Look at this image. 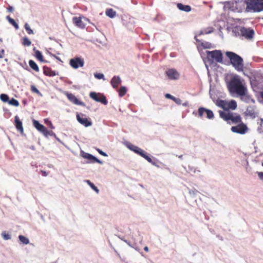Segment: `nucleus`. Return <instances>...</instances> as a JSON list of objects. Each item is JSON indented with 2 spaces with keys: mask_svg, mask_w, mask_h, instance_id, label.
Masks as SVG:
<instances>
[{
  "mask_svg": "<svg viewBox=\"0 0 263 263\" xmlns=\"http://www.w3.org/2000/svg\"><path fill=\"white\" fill-rule=\"evenodd\" d=\"M226 55L230 60V63L237 71L240 72L243 70V61L240 56L232 51H227Z\"/></svg>",
  "mask_w": 263,
  "mask_h": 263,
  "instance_id": "nucleus-3",
  "label": "nucleus"
},
{
  "mask_svg": "<svg viewBox=\"0 0 263 263\" xmlns=\"http://www.w3.org/2000/svg\"><path fill=\"white\" fill-rule=\"evenodd\" d=\"M165 97L166 98L170 99L173 101H176L177 100V99L176 98H175L174 96H172L171 95H170L169 93H166L165 95Z\"/></svg>",
  "mask_w": 263,
  "mask_h": 263,
  "instance_id": "nucleus-39",
  "label": "nucleus"
},
{
  "mask_svg": "<svg viewBox=\"0 0 263 263\" xmlns=\"http://www.w3.org/2000/svg\"><path fill=\"white\" fill-rule=\"evenodd\" d=\"M22 44L25 46H29L31 45V42L27 37H24L23 39Z\"/></svg>",
  "mask_w": 263,
  "mask_h": 263,
  "instance_id": "nucleus-32",
  "label": "nucleus"
},
{
  "mask_svg": "<svg viewBox=\"0 0 263 263\" xmlns=\"http://www.w3.org/2000/svg\"><path fill=\"white\" fill-rule=\"evenodd\" d=\"M33 125L34 127L40 132L42 133L44 136L47 137L49 134L50 132L43 125L40 124L39 121L33 120Z\"/></svg>",
  "mask_w": 263,
  "mask_h": 263,
  "instance_id": "nucleus-9",
  "label": "nucleus"
},
{
  "mask_svg": "<svg viewBox=\"0 0 263 263\" xmlns=\"http://www.w3.org/2000/svg\"><path fill=\"white\" fill-rule=\"evenodd\" d=\"M128 148L130 149V150L134 152L135 153L137 154L139 153V152L140 151L141 148H139V147L135 146L132 144H129L127 146Z\"/></svg>",
  "mask_w": 263,
  "mask_h": 263,
  "instance_id": "nucleus-26",
  "label": "nucleus"
},
{
  "mask_svg": "<svg viewBox=\"0 0 263 263\" xmlns=\"http://www.w3.org/2000/svg\"><path fill=\"white\" fill-rule=\"evenodd\" d=\"M195 39L197 42H199V40L195 36Z\"/></svg>",
  "mask_w": 263,
  "mask_h": 263,
  "instance_id": "nucleus-51",
  "label": "nucleus"
},
{
  "mask_svg": "<svg viewBox=\"0 0 263 263\" xmlns=\"http://www.w3.org/2000/svg\"><path fill=\"white\" fill-rule=\"evenodd\" d=\"M214 28L212 27H209L207 28H205L203 29L200 32L199 34H210L213 32Z\"/></svg>",
  "mask_w": 263,
  "mask_h": 263,
  "instance_id": "nucleus-23",
  "label": "nucleus"
},
{
  "mask_svg": "<svg viewBox=\"0 0 263 263\" xmlns=\"http://www.w3.org/2000/svg\"><path fill=\"white\" fill-rule=\"evenodd\" d=\"M241 3H243V7L246 5L247 11L260 12L263 10V0H236L232 3H228L227 5L230 6L232 11L239 12L242 9L240 5Z\"/></svg>",
  "mask_w": 263,
  "mask_h": 263,
  "instance_id": "nucleus-1",
  "label": "nucleus"
},
{
  "mask_svg": "<svg viewBox=\"0 0 263 263\" xmlns=\"http://www.w3.org/2000/svg\"><path fill=\"white\" fill-rule=\"evenodd\" d=\"M35 57L37 60H39L41 62H43L44 61L43 55L41 52H40L39 50H35Z\"/></svg>",
  "mask_w": 263,
  "mask_h": 263,
  "instance_id": "nucleus-29",
  "label": "nucleus"
},
{
  "mask_svg": "<svg viewBox=\"0 0 263 263\" xmlns=\"http://www.w3.org/2000/svg\"><path fill=\"white\" fill-rule=\"evenodd\" d=\"M96 150L97 151V152L100 154L102 156H105V157H107V155L106 153H105V152H103L102 150H101L99 148H96Z\"/></svg>",
  "mask_w": 263,
  "mask_h": 263,
  "instance_id": "nucleus-41",
  "label": "nucleus"
},
{
  "mask_svg": "<svg viewBox=\"0 0 263 263\" xmlns=\"http://www.w3.org/2000/svg\"><path fill=\"white\" fill-rule=\"evenodd\" d=\"M2 236L4 239L9 240L11 238V236L9 234H7L5 232H3Z\"/></svg>",
  "mask_w": 263,
  "mask_h": 263,
  "instance_id": "nucleus-37",
  "label": "nucleus"
},
{
  "mask_svg": "<svg viewBox=\"0 0 263 263\" xmlns=\"http://www.w3.org/2000/svg\"><path fill=\"white\" fill-rule=\"evenodd\" d=\"M201 45L204 49H210L212 47V44L207 42L201 43Z\"/></svg>",
  "mask_w": 263,
  "mask_h": 263,
  "instance_id": "nucleus-34",
  "label": "nucleus"
},
{
  "mask_svg": "<svg viewBox=\"0 0 263 263\" xmlns=\"http://www.w3.org/2000/svg\"><path fill=\"white\" fill-rule=\"evenodd\" d=\"M260 95H261V98H262V99H263V91L261 92Z\"/></svg>",
  "mask_w": 263,
  "mask_h": 263,
  "instance_id": "nucleus-50",
  "label": "nucleus"
},
{
  "mask_svg": "<svg viewBox=\"0 0 263 263\" xmlns=\"http://www.w3.org/2000/svg\"><path fill=\"white\" fill-rule=\"evenodd\" d=\"M89 96L96 102H101L104 105L107 104V101L105 96L102 93L91 92L89 94Z\"/></svg>",
  "mask_w": 263,
  "mask_h": 263,
  "instance_id": "nucleus-7",
  "label": "nucleus"
},
{
  "mask_svg": "<svg viewBox=\"0 0 263 263\" xmlns=\"http://www.w3.org/2000/svg\"><path fill=\"white\" fill-rule=\"evenodd\" d=\"M138 154L146 159L148 162L151 163L153 164H155V163L153 161L152 158L149 156L146 155V153L144 150L141 149Z\"/></svg>",
  "mask_w": 263,
  "mask_h": 263,
  "instance_id": "nucleus-19",
  "label": "nucleus"
},
{
  "mask_svg": "<svg viewBox=\"0 0 263 263\" xmlns=\"http://www.w3.org/2000/svg\"><path fill=\"white\" fill-rule=\"evenodd\" d=\"M182 155H181V156H179V158H182Z\"/></svg>",
  "mask_w": 263,
  "mask_h": 263,
  "instance_id": "nucleus-52",
  "label": "nucleus"
},
{
  "mask_svg": "<svg viewBox=\"0 0 263 263\" xmlns=\"http://www.w3.org/2000/svg\"><path fill=\"white\" fill-rule=\"evenodd\" d=\"M8 10L9 12H13V8L12 7H9L8 8Z\"/></svg>",
  "mask_w": 263,
  "mask_h": 263,
  "instance_id": "nucleus-46",
  "label": "nucleus"
},
{
  "mask_svg": "<svg viewBox=\"0 0 263 263\" xmlns=\"http://www.w3.org/2000/svg\"><path fill=\"white\" fill-rule=\"evenodd\" d=\"M65 95L66 96L68 99L72 103L81 106L85 105L84 102L79 100L73 94L69 92H66Z\"/></svg>",
  "mask_w": 263,
  "mask_h": 263,
  "instance_id": "nucleus-13",
  "label": "nucleus"
},
{
  "mask_svg": "<svg viewBox=\"0 0 263 263\" xmlns=\"http://www.w3.org/2000/svg\"><path fill=\"white\" fill-rule=\"evenodd\" d=\"M7 19L9 22L16 29L18 28V24L16 23L14 19L11 18L9 16H7Z\"/></svg>",
  "mask_w": 263,
  "mask_h": 263,
  "instance_id": "nucleus-30",
  "label": "nucleus"
},
{
  "mask_svg": "<svg viewBox=\"0 0 263 263\" xmlns=\"http://www.w3.org/2000/svg\"><path fill=\"white\" fill-rule=\"evenodd\" d=\"M31 90L32 92H35L37 94L40 93L39 90L36 88V87L34 85H32L31 86Z\"/></svg>",
  "mask_w": 263,
  "mask_h": 263,
  "instance_id": "nucleus-38",
  "label": "nucleus"
},
{
  "mask_svg": "<svg viewBox=\"0 0 263 263\" xmlns=\"http://www.w3.org/2000/svg\"><path fill=\"white\" fill-rule=\"evenodd\" d=\"M218 105L222 108L225 111L229 110L228 102L223 100H220L218 103Z\"/></svg>",
  "mask_w": 263,
  "mask_h": 263,
  "instance_id": "nucleus-22",
  "label": "nucleus"
},
{
  "mask_svg": "<svg viewBox=\"0 0 263 263\" xmlns=\"http://www.w3.org/2000/svg\"><path fill=\"white\" fill-rule=\"evenodd\" d=\"M235 32L237 35L242 39L251 40L253 39L255 32L251 28H246L244 27H238L236 28Z\"/></svg>",
  "mask_w": 263,
  "mask_h": 263,
  "instance_id": "nucleus-4",
  "label": "nucleus"
},
{
  "mask_svg": "<svg viewBox=\"0 0 263 263\" xmlns=\"http://www.w3.org/2000/svg\"><path fill=\"white\" fill-rule=\"evenodd\" d=\"M70 65L73 68L77 69L79 67H83L84 65V61L79 58H74L70 60Z\"/></svg>",
  "mask_w": 263,
  "mask_h": 263,
  "instance_id": "nucleus-11",
  "label": "nucleus"
},
{
  "mask_svg": "<svg viewBox=\"0 0 263 263\" xmlns=\"http://www.w3.org/2000/svg\"><path fill=\"white\" fill-rule=\"evenodd\" d=\"M204 114H206V118L209 119H212L214 118V114L212 110L203 107H199L198 109V117L202 118Z\"/></svg>",
  "mask_w": 263,
  "mask_h": 263,
  "instance_id": "nucleus-10",
  "label": "nucleus"
},
{
  "mask_svg": "<svg viewBox=\"0 0 263 263\" xmlns=\"http://www.w3.org/2000/svg\"><path fill=\"white\" fill-rule=\"evenodd\" d=\"M95 78L98 79H101L104 78V75L102 73H96L95 74Z\"/></svg>",
  "mask_w": 263,
  "mask_h": 263,
  "instance_id": "nucleus-40",
  "label": "nucleus"
},
{
  "mask_svg": "<svg viewBox=\"0 0 263 263\" xmlns=\"http://www.w3.org/2000/svg\"><path fill=\"white\" fill-rule=\"evenodd\" d=\"M259 178L263 180V172H257Z\"/></svg>",
  "mask_w": 263,
  "mask_h": 263,
  "instance_id": "nucleus-43",
  "label": "nucleus"
},
{
  "mask_svg": "<svg viewBox=\"0 0 263 263\" xmlns=\"http://www.w3.org/2000/svg\"><path fill=\"white\" fill-rule=\"evenodd\" d=\"M106 14L110 18H114L116 15V12L112 9H108L106 11Z\"/></svg>",
  "mask_w": 263,
  "mask_h": 263,
  "instance_id": "nucleus-24",
  "label": "nucleus"
},
{
  "mask_svg": "<svg viewBox=\"0 0 263 263\" xmlns=\"http://www.w3.org/2000/svg\"><path fill=\"white\" fill-rule=\"evenodd\" d=\"M24 27L26 30L29 34H31L33 33V30L30 28L29 25L28 24H25Z\"/></svg>",
  "mask_w": 263,
  "mask_h": 263,
  "instance_id": "nucleus-36",
  "label": "nucleus"
},
{
  "mask_svg": "<svg viewBox=\"0 0 263 263\" xmlns=\"http://www.w3.org/2000/svg\"><path fill=\"white\" fill-rule=\"evenodd\" d=\"M165 73L171 80H177L179 79V73L175 69H169L166 71Z\"/></svg>",
  "mask_w": 263,
  "mask_h": 263,
  "instance_id": "nucleus-14",
  "label": "nucleus"
},
{
  "mask_svg": "<svg viewBox=\"0 0 263 263\" xmlns=\"http://www.w3.org/2000/svg\"><path fill=\"white\" fill-rule=\"evenodd\" d=\"M111 85L114 88L117 89L121 83V80L119 76H114L111 80Z\"/></svg>",
  "mask_w": 263,
  "mask_h": 263,
  "instance_id": "nucleus-17",
  "label": "nucleus"
},
{
  "mask_svg": "<svg viewBox=\"0 0 263 263\" xmlns=\"http://www.w3.org/2000/svg\"><path fill=\"white\" fill-rule=\"evenodd\" d=\"M82 157L90 161V162L91 163H95V162H97L99 164H102L103 163L102 161H101V160H99L98 159H97V158H96L95 156H93V155L90 154H88V153H84L82 155Z\"/></svg>",
  "mask_w": 263,
  "mask_h": 263,
  "instance_id": "nucleus-15",
  "label": "nucleus"
},
{
  "mask_svg": "<svg viewBox=\"0 0 263 263\" xmlns=\"http://www.w3.org/2000/svg\"><path fill=\"white\" fill-rule=\"evenodd\" d=\"M206 58L210 63L214 62L222 63L223 56L220 50L206 51Z\"/></svg>",
  "mask_w": 263,
  "mask_h": 263,
  "instance_id": "nucleus-5",
  "label": "nucleus"
},
{
  "mask_svg": "<svg viewBox=\"0 0 263 263\" xmlns=\"http://www.w3.org/2000/svg\"><path fill=\"white\" fill-rule=\"evenodd\" d=\"M5 55V50L4 49H2L0 50V59H2L4 58Z\"/></svg>",
  "mask_w": 263,
  "mask_h": 263,
  "instance_id": "nucleus-44",
  "label": "nucleus"
},
{
  "mask_svg": "<svg viewBox=\"0 0 263 263\" xmlns=\"http://www.w3.org/2000/svg\"><path fill=\"white\" fill-rule=\"evenodd\" d=\"M73 23L77 27L84 29L85 27L84 23L82 22V18L81 17H74L72 18Z\"/></svg>",
  "mask_w": 263,
  "mask_h": 263,
  "instance_id": "nucleus-16",
  "label": "nucleus"
},
{
  "mask_svg": "<svg viewBox=\"0 0 263 263\" xmlns=\"http://www.w3.org/2000/svg\"><path fill=\"white\" fill-rule=\"evenodd\" d=\"M0 99L4 102H6L9 101V97L6 94H4V93L1 94L0 96Z\"/></svg>",
  "mask_w": 263,
  "mask_h": 263,
  "instance_id": "nucleus-35",
  "label": "nucleus"
},
{
  "mask_svg": "<svg viewBox=\"0 0 263 263\" xmlns=\"http://www.w3.org/2000/svg\"><path fill=\"white\" fill-rule=\"evenodd\" d=\"M77 119L80 123L85 127H88L92 125L90 119L86 118V116L83 114H78L77 115Z\"/></svg>",
  "mask_w": 263,
  "mask_h": 263,
  "instance_id": "nucleus-8",
  "label": "nucleus"
},
{
  "mask_svg": "<svg viewBox=\"0 0 263 263\" xmlns=\"http://www.w3.org/2000/svg\"><path fill=\"white\" fill-rule=\"evenodd\" d=\"M43 73L45 75L49 77H53L56 74L54 71L52 70L51 68L47 66L43 67Z\"/></svg>",
  "mask_w": 263,
  "mask_h": 263,
  "instance_id": "nucleus-20",
  "label": "nucleus"
},
{
  "mask_svg": "<svg viewBox=\"0 0 263 263\" xmlns=\"http://www.w3.org/2000/svg\"><path fill=\"white\" fill-rule=\"evenodd\" d=\"M41 173L43 176H47L49 174L48 172L43 170L41 171Z\"/></svg>",
  "mask_w": 263,
  "mask_h": 263,
  "instance_id": "nucleus-45",
  "label": "nucleus"
},
{
  "mask_svg": "<svg viewBox=\"0 0 263 263\" xmlns=\"http://www.w3.org/2000/svg\"><path fill=\"white\" fill-rule=\"evenodd\" d=\"M92 189H93L94 191H95L97 193H99V191L98 190V189L94 185L93 183H91L90 185H89Z\"/></svg>",
  "mask_w": 263,
  "mask_h": 263,
  "instance_id": "nucleus-42",
  "label": "nucleus"
},
{
  "mask_svg": "<svg viewBox=\"0 0 263 263\" xmlns=\"http://www.w3.org/2000/svg\"><path fill=\"white\" fill-rule=\"evenodd\" d=\"M228 107H229V110L230 109L234 110L237 107V103L236 102L235 100H231L230 102H228Z\"/></svg>",
  "mask_w": 263,
  "mask_h": 263,
  "instance_id": "nucleus-27",
  "label": "nucleus"
},
{
  "mask_svg": "<svg viewBox=\"0 0 263 263\" xmlns=\"http://www.w3.org/2000/svg\"><path fill=\"white\" fill-rule=\"evenodd\" d=\"M15 120V126L16 129L20 132L21 134H23L24 129L22 125V122L19 119L18 116H16L14 118Z\"/></svg>",
  "mask_w": 263,
  "mask_h": 263,
  "instance_id": "nucleus-18",
  "label": "nucleus"
},
{
  "mask_svg": "<svg viewBox=\"0 0 263 263\" xmlns=\"http://www.w3.org/2000/svg\"><path fill=\"white\" fill-rule=\"evenodd\" d=\"M262 166H263V162H262Z\"/></svg>",
  "mask_w": 263,
  "mask_h": 263,
  "instance_id": "nucleus-53",
  "label": "nucleus"
},
{
  "mask_svg": "<svg viewBox=\"0 0 263 263\" xmlns=\"http://www.w3.org/2000/svg\"><path fill=\"white\" fill-rule=\"evenodd\" d=\"M219 116L224 120L229 122L231 121L234 123H238L241 122V119L239 115L234 116L233 113L228 111H219Z\"/></svg>",
  "mask_w": 263,
  "mask_h": 263,
  "instance_id": "nucleus-6",
  "label": "nucleus"
},
{
  "mask_svg": "<svg viewBox=\"0 0 263 263\" xmlns=\"http://www.w3.org/2000/svg\"><path fill=\"white\" fill-rule=\"evenodd\" d=\"M126 92H127L126 88L124 86H122L118 90L119 96L120 97H122L126 94Z\"/></svg>",
  "mask_w": 263,
  "mask_h": 263,
  "instance_id": "nucleus-28",
  "label": "nucleus"
},
{
  "mask_svg": "<svg viewBox=\"0 0 263 263\" xmlns=\"http://www.w3.org/2000/svg\"><path fill=\"white\" fill-rule=\"evenodd\" d=\"M18 238L23 244L27 245L29 243V239L23 235H20Z\"/></svg>",
  "mask_w": 263,
  "mask_h": 263,
  "instance_id": "nucleus-31",
  "label": "nucleus"
},
{
  "mask_svg": "<svg viewBox=\"0 0 263 263\" xmlns=\"http://www.w3.org/2000/svg\"><path fill=\"white\" fill-rule=\"evenodd\" d=\"M86 182L87 183V184H88L89 185H90L92 183V182H91V181H90V180H87L86 181Z\"/></svg>",
  "mask_w": 263,
  "mask_h": 263,
  "instance_id": "nucleus-48",
  "label": "nucleus"
},
{
  "mask_svg": "<svg viewBox=\"0 0 263 263\" xmlns=\"http://www.w3.org/2000/svg\"><path fill=\"white\" fill-rule=\"evenodd\" d=\"M228 88L231 93H236L239 96H245L247 91L238 76H234L230 80Z\"/></svg>",
  "mask_w": 263,
  "mask_h": 263,
  "instance_id": "nucleus-2",
  "label": "nucleus"
},
{
  "mask_svg": "<svg viewBox=\"0 0 263 263\" xmlns=\"http://www.w3.org/2000/svg\"><path fill=\"white\" fill-rule=\"evenodd\" d=\"M180 101V100L179 99H177V100L176 101H174L176 102L177 103H179L178 101Z\"/></svg>",
  "mask_w": 263,
  "mask_h": 263,
  "instance_id": "nucleus-49",
  "label": "nucleus"
},
{
  "mask_svg": "<svg viewBox=\"0 0 263 263\" xmlns=\"http://www.w3.org/2000/svg\"><path fill=\"white\" fill-rule=\"evenodd\" d=\"M8 103L10 105H13L14 106H16V107L19 106V105H20L18 101L14 98H12L10 100H9Z\"/></svg>",
  "mask_w": 263,
  "mask_h": 263,
  "instance_id": "nucleus-33",
  "label": "nucleus"
},
{
  "mask_svg": "<svg viewBox=\"0 0 263 263\" xmlns=\"http://www.w3.org/2000/svg\"><path fill=\"white\" fill-rule=\"evenodd\" d=\"M29 65L30 67L36 72L39 71V68L38 66L33 60H30L29 61Z\"/></svg>",
  "mask_w": 263,
  "mask_h": 263,
  "instance_id": "nucleus-25",
  "label": "nucleus"
},
{
  "mask_svg": "<svg viewBox=\"0 0 263 263\" xmlns=\"http://www.w3.org/2000/svg\"><path fill=\"white\" fill-rule=\"evenodd\" d=\"M231 130L234 133L244 134L247 130V127L244 124H239L235 126H233Z\"/></svg>",
  "mask_w": 263,
  "mask_h": 263,
  "instance_id": "nucleus-12",
  "label": "nucleus"
},
{
  "mask_svg": "<svg viewBox=\"0 0 263 263\" xmlns=\"http://www.w3.org/2000/svg\"><path fill=\"white\" fill-rule=\"evenodd\" d=\"M144 250L146 252H148L149 249H148V247H147V246H145L144 248Z\"/></svg>",
  "mask_w": 263,
  "mask_h": 263,
  "instance_id": "nucleus-47",
  "label": "nucleus"
},
{
  "mask_svg": "<svg viewBox=\"0 0 263 263\" xmlns=\"http://www.w3.org/2000/svg\"><path fill=\"white\" fill-rule=\"evenodd\" d=\"M177 8L185 12H190L191 10V8L189 5H184L181 3L177 4Z\"/></svg>",
  "mask_w": 263,
  "mask_h": 263,
  "instance_id": "nucleus-21",
  "label": "nucleus"
}]
</instances>
